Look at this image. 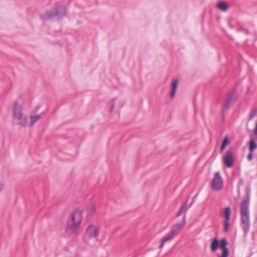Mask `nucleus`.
I'll return each instance as SVG.
<instances>
[{
    "mask_svg": "<svg viewBox=\"0 0 257 257\" xmlns=\"http://www.w3.org/2000/svg\"><path fill=\"white\" fill-rule=\"evenodd\" d=\"M187 200H186L185 201V202H184L183 205L180 208L179 211V212H178V213L177 214V217L179 216L181 214V213H183V212L186 213L187 210H188V209L192 205L193 202H192L190 204V205H189V206H188V207H186V205H187Z\"/></svg>",
    "mask_w": 257,
    "mask_h": 257,
    "instance_id": "nucleus-13",
    "label": "nucleus"
},
{
    "mask_svg": "<svg viewBox=\"0 0 257 257\" xmlns=\"http://www.w3.org/2000/svg\"><path fill=\"white\" fill-rule=\"evenodd\" d=\"M257 148V145L255 141L251 139L249 142V150L250 152H253Z\"/></svg>",
    "mask_w": 257,
    "mask_h": 257,
    "instance_id": "nucleus-16",
    "label": "nucleus"
},
{
    "mask_svg": "<svg viewBox=\"0 0 257 257\" xmlns=\"http://www.w3.org/2000/svg\"><path fill=\"white\" fill-rule=\"evenodd\" d=\"M165 242H164V239H162V242H161V244H160V246H159V248H162V247H163V246H164V244H165Z\"/></svg>",
    "mask_w": 257,
    "mask_h": 257,
    "instance_id": "nucleus-26",
    "label": "nucleus"
},
{
    "mask_svg": "<svg viewBox=\"0 0 257 257\" xmlns=\"http://www.w3.org/2000/svg\"><path fill=\"white\" fill-rule=\"evenodd\" d=\"M95 211V206L94 204H91L88 208V212L91 214L93 212H94Z\"/></svg>",
    "mask_w": 257,
    "mask_h": 257,
    "instance_id": "nucleus-20",
    "label": "nucleus"
},
{
    "mask_svg": "<svg viewBox=\"0 0 257 257\" xmlns=\"http://www.w3.org/2000/svg\"><path fill=\"white\" fill-rule=\"evenodd\" d=\"M233 97H234V92H232L230 94H228L227 96V98L226 100V101L224 103L223 107V110L225 111L226 109H227L230 104L233 102Z\"/></svg>",
    "mask_w": 257,
    "mask_h": 257,
    "instance_id": "nucleus-10",
    "label": "nucleus"
},
{
    "mask_svg": "<svg viewBox=\"0 0 257 257\" xmlns=\"http://www.w3.org/2000/svg\"><path fill=\"white\" fill-rule=\"evenodd\" d=\"M227 245V241L225 238H223L220 240V247L223 250L222 252H229Z\"/></svg>",
    "mask_w": 257,
    "mask_h": 257,
    "instance_id": "nucleus-12",
    "label": "nucleus"
},
{
    "mask_svg": "<svg viewBox=\"0 0 257 257\" xmlns=\"http://www.w3.org/2000/svg\"><path fill=\"white\" fill-rule=\"evenodd\" d=\"M13 117L15 120L18 121V124L25 126L27 124V116L24 114L23 111V107L17 103L14 104Z\"/></svg>",
    "mask_w": 257,
    "mask_h": 257,
    "instance_id": "nucleus-4",
    "label": "nucleus"
},
{
    "mask_svg": "<svg viewBox=\"0 0 257 257\" xmlns=\"http://www.w3.org/2000/svg\"><path fill=\"white\" fill-rule=\"evenodd\" d=\"M219 245V241L217 237H215L211 243V250L212 252L215 251Z\"/></svg>",
    "mask_w": 257,
    "mask_h": 257,
    "instance_id": "nucleus-14",
    "label": "nucleus"
},
{
    "mask_svg": "<svg viewBox=\"0 0 257 257\" xmlns=\"http://www.w3.org/2000/svg\"><path fill=\"white\" fill-rule=\"evenodd\" d=\"M114 101H113V102H112V104H111V108H110V111H112V109H113L114 107Z\"/></svg>",
    "mask_w": 257,
    "mask_h": 257,
    "instance_id": "nucleus-27",
    "label": "nucleus"
},
{
    "mask_svg": "<svg viewBox=\"0 0 257 257\" xmlns=\"http://www.w3.org/2000/svg\"><path fill=\"white\" fill-rule=\"evenodd\" d=\"M229 144V139L228 137H225L222 142V144L227 146Z\"/></svg>",
    "mask_w": 257,
    "mask_h": 257,
    "instance_id": "nucleus-21",
    "label": "nucleus"
},
{
    "mask_svg": "<svg viewBox=\"0 0 257 257\" xmlns=\"http://www.w3.org/2000/svg\"><path fill=\"white\" fill-rule=\"evenodd\" d=\"M253 115H254L253 114H251L250 115V116H249V119H251L252 118V117H253Z\"/></svg>",
    "mask_w": 257,
    "mask_h": 257,
    "instance_id": "nucleus-29",
    "label": "nucleus"
},
{
    "mask_svg": "<svg viewBox=\"0 0 257 257\" xmlns=\"http://www.w3.org/2000/svg\"><path fill=\"white\" fill-rule=\"evenodd\" d=\"M226 147V146L222 144L221 146V148H220V151L222 152L225 149Z\"/></svg>",
    "mask_w": 257,
    "mask_h": 257,
    "instance_id": "nucleus-25",
    "label": "nucleus"
},
{
    "mask_svg": "<svg viewBox=\"0 0 257 257\" xmlns=\"http://www.w3.org/2000/svg\"><path fill=\"white\" fill-rule=\"evenodd\" d=\"M243 182L242 180L240 179V180H239V183H240V184H243Z\"/></svg>",
    "mask_w": 257,
    "mask_h": 257,
    "instance_id": "nucleus-30",
    "label": "nucleus"
},
{
    "mask_svg": "<svg viewBox=\"0 0 257 257\" xmlns=\"http://www.w3.org/2000/svg\"><path fill=\"white\" fill-rule=\"evenodd\" d=\"M82 213L79 210H75L71 215L70 219L67 221L66 228L69 234H79L80 225L82 221Z\"/></svg>",
    "mask_w": 257,
    "mask_h": 257,
    "instance_id": "nucleus-2",
    "label": "nucleus"
},
{
    "mask_svg": "<svg viewBox=\"0 0 257 257\" xmlns=\"http://www.w3.org/2000/svg\"><path fill=\"white\" fill-rule=\"evenodd\" d=\"M41 117V116L40 115H35L31 116L30 117L31 123L30 124V125L33 126L36 121H37L39 119H40Z\"/></svg>",
    "mask_w": 257,
    "mask_h": 257,
    "instance_id": "nucleus-19",
    "label": "nucleus"
},
{
    "mask_svg": "<svg viewBox=\"0 0 257 257\" xmlns=\"http://www.w3.org/2000/svg\"><path fill=\"white\" fill-rule=\"evenodd\" d=\"M231 210L229 207H226L224 210L225 221L224 222V231L226 232L228 230L229 220L230 219Z\"/></svg>",
    "mask_w": 257,
    "mask_h": 257,
    "instance_id": "nucleus-6",
    "label": "nucleus"
},
{
    "mask_svg": "<svg viewBox=\"0 0 257 257\" xmlns=\"http://www.w3.org/2000/svg\"><path fill=\"white\" fill-rule=\"evenodd\" d=\"M175 236L176 235L171 231H170L168 233V234H167L164 237V241L167 242L170 241L172 240L173 238H174Z\"/></svg>",
    "mask_w": 257,
    "mask_h": 257,
    "instance_id": "nucleus-17",
    "label": "nucleus"
},
{
    "mask_svg": "<svg viewBox=\"0 0 257 257\" xmlns=\"http://www.w3.org/2000/svg\"><path fill=\"white\" fill-rule=\"evenodd\" d=\"M66 8L63 6H56L54 10L48 11L44 14L41 16V18L46 21L49 19H53L55 17L61 19L66 15Z\"/></svg>",
    "mask_w": 257,
    "mask_h": 257,
    "instance_id": "nucleus-3",
    "label": "nucleus"
},
{
    "mask_svg": "<svg viewBox=\"0 0 257 257\" xmlns=\"http://www.w3.org/2000/svg\"><path fill=\"white\" fill-rule=\"evenodd\" d=\"M178 85L177 79H174L172 82V89L170 94L171 98H173L176 94L177 87Z\"/></svg>",
    "mask_w": 257,
    "mask_h": 257,
    "instance_id": "nucleus-11",
    "label": "nucleus"
},
{
    "mask_svg": "<svg viewBox=\"0 0 257 257\" xmlns=\"http://www.w3.org/2000/svg\"><path fill=\"white\" fill-rule=\"evenodd\" d=\"M252 153L253 152H249V153L247 155V159L249 160V161H251L252 158H253V155H252Z\"/></svg>",
    "mask_w": 257,
    "mask_h": 257,
    "instance_id": "nucleus-22",
    "label": "nucleus"
},
{
    "mask_svg": "<svg viewBox=\"0 0 257 257\" xmlns=\"http://www.w3.org/2000/svg\"><path fill=\"white\" fill-rule=\"evenodd\" d=\"M226 147V146L222 144L221 146V148H220V151L222 152L225 149Z\"/></svg>",
    "mask_w": 257,
    "mask_h": 257,
    "instance_id": "nucleus-24",
    "label": "nucleus"
},
{
    "mask_svg": "<svg viewBox=\"0 0 257 257\" xmlns=\"http://www.w3.org/2000/svg\"><path fill=\"white\" fill-rule=\"evenodd\" d=\"M99 232V229L98 227L92 225H89L86 230V234L89 237H97Z\"/></svg>",
    "mask_w": 257,
    "mask_h": 257,
    "instance_id": "nucleus-8",
    "label": "nucleus"
},
{
    "mask_svg": "<svg viewBox=\"0 0 257 257\" xmlns=\"http://www.w3.org/2000/svg\"><path fill=\"white\" fill-rule=\"evenodd\" d=\"M217 7L218 9L223 12L226 11L228 8L227 4L223 1L218 3Z\"/></svg>",
    "mask_w": 257,
    "mask_h": 257,
    "instance_id": "nucleus-15",
    "label": "nucleus"
},
{
    "mask_svg": "<svg viewBox=\"0 0 257 257\" xmlns=\"http://www.w3.org/2000/svg\"><path fill=\"white\" fill-rule=\"evenodd\" d=\"M185 224V214L184 215L183 221L181 222L177 223L173 225L171 228V230L175 235H176L183 228Z\"/></svg>",
    "mask_w": 257,
    "mask_h": 257,
    "instance_id": "nucleus-9",
    "label": "nucleus"
},
{
    "mask_svg": "<svg viewBox=\"0 0 257 257\" xmlns=\"http://www.w3.org/2000/svg\"><path fill=\"white\" fill-rule=\"evenodd\" d=\"M3 190V185L0 184V192H1Z\"/></svg>",
    "mask_w": 257,
    "mask_h": 257,
    "instance_id": "nucleus-28",
    "label": "nucleus"
},
{
    "mask_svg": "<svg viewBox=\"0 0 257 257\" xmlns=\"http://www.w3.org/2000/svg\"><path fill=\"white\" fill-rule=\"evenodd\" d=\"M229 252H222V255L219 257H228Z\"/></svg>",
    "mask_w": 257,
    "mask_h": 257,
    "instance_id": "nucleus-23",
    "label": "nucleus"
},
{
    "mask_svg": "<svg viewBox=\"0 0 257 257\" xmlns=\"http://www.w3.org/2000/svg\"><path fill=\"white\" fill-rule=\"evenodd\" d=\"M175 236L176 235L171 231H170L168 233V234H167L164 237V241L167 242L170 241L172 240L173 238H174Z\"/></svg>",
    "mask_w": 257,
    "mask_h": 257,
    "instance_id": "nucleus-18",
    "label": "nucleus"
},
{
    "mask_svg": "<svg viewBox=\"0 0 257 257\" xmlns=\"http://www.w3.org/2000/svg\"><path fill=\"white\" fill-rule=\"evenodd\" d=\"M211 186L212 189L215 191H219L223 188V181L219 172L215 173L211 182Z\"/></svg>",
    "mask_w": 257,
    "mask_h": 257,
    "instance_id": "nucleus-5",
    "label": "nucleus"
},
{
    "mask_svg": "<svg viewBox=\"0 0 257 257\" xmlns=\"http://www.w3.org/2000/svg\"><path fill=\"white\" fill-rule=\"evenodd\" d=\"M223 163L227 168H231L233 166V158L231 151L228 150L223 158Z\"/></svg>",
    "mask_w": 257,
    "mask_h": 257,
    "instance_id": "nucleus-7",
    "label": "nucleus"
},
{
    "mask_svg": "<svg viewBox=\"0 0 257 257\" xmlns=\"http://www.w3.org/2000/svg\"><path fill=\"white\" fill-rule=\"evenodd\" d=\"M245 198L243 199L240 204V222L244 233L249 231L250 227V189L247 187L245 190Z\"/></svg>",
    "mask_w": 257,
    "mask_h": 257,
    "instance_id": "nucleus-1",
    "label": "nucleus"
}]
</instances>
